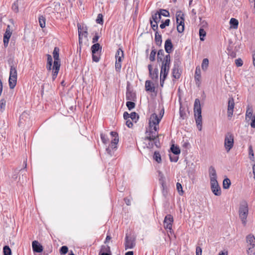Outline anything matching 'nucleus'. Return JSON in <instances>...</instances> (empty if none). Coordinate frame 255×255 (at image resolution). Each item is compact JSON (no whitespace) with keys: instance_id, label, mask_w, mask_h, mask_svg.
I'll return each mask as SVG.
<instances>
[{"instance_id":"obj_1","label":"nucleus","mask_w":255,"mask_h":255,"mask_svg":"<svg viewBox=\"0 0 255 255\" xmlns=\"http://www.w3.org/2000/svg\"><path fill=\"white\" fill-rule=\"evenodd\" d=\"M194 117L196 124L199 130H202V118L201 115V108L200 102L198 99H196L194 105Z\"/></svg>"},{"instance_id":"obj_2","label":"nucleus","mask_w":255,"mask_h":255,"mask_svg":"<svg viewBox=\"0 0 255 255\" xmlns=\"http://www.w3.org/2000/svg\"><path fill=\"white\" fill-rule=\"evenodd\" d=\"M59 49L57 47H55L54 49L53 52V55L54 58V62H53V73H52V79L53 80H54L57 77V76L58 75V73L59 72L60 67V63L59 61Z\"/></svg>"},{"instance_id":"obj_3","label":"nucleus","mask_w":255,"mask_h":255,"mask_svg":"<svg viewBox=\"0 0 255 255\" xmlns=\"http://www.w3.org/2000/svg\"><path fill=\"white\" fill-rule=\"evenodd\" d=\"M249 213V208L247 203L241 204L239 209V217L242 224L245 226L247 223V218Z\"/></svg>"},{"instance_id":"obj_4","label":"nucleus","mask_w":255,"mask_h":255,"mask_svg":"<svg viewBox=\"0 0 255 255\" xmlns=\"http://www.w3.org/2000/svg\"><path fill=\"white\" fill-rule=\"evenodd\" d=\"M161 62L162 65L160 70V75L161 77L162 75H164V77L165 78V76H167L169 71L171 63V56L170 54L165 55L163 60Z\"/></svg>"},{"instance_id":"obj_5","label":"nucleus","mask_w":255,"mask_h":255,"mask_svg":"<svg viewBox=\"0 0 255 255\" xmlns=\"http://www.w3.org/2000/svg\"><path fill=\"white\" fill-rule=\"evenodd\" d=\"M246 242L248 244L247 253L248 255H255V237L252 234H249L246 237Z\"/></svg>"},{"instance_id":"obj_6","label":"nucleus","mask_w":255,"mask_h":255,"mask_svg":"<svg viewBox=\"0 0 255 255\" xmlns=\"http://www.w3.org/2000/svg\"><path fill=\"white\" fill-rule=\"evenodd\" d=\"M177 30L179 33H182L184 30V14L180 10L176 13Z\"/></svg>"},{"instance_id":"obj_7","label":"nucleus","mask_w":255,"mask_h":255,"mask_svg":"<svg viewBox=\"0 0 255 255\" xmlns=\"http://www.w3.org/2000/svg\"><path fill=\"white\" fill-rule=\"evenodd\" d=\"M161 119V117L159 118L158 116L153 113L151 115L149 120V127L150 129H153L155 131H157V127L158 124Z\"/></svg>"},{"instance_id":"obj_8","label":"nucleus","mask_w":255,"mask_h":255,"mask_svg":"<svg viewBox=\"0 0 255 255\" xmlns=\"http://www.w3.org/2000/svg\"><path fill=\"white\" fill-rule=\"evenodd\" d=\"M159 183L161 186L162 193L166 198L168 195V188L166 185L165 178L161 171H158Z\"/></svg>"},{"instance_id":"obj_9","label":"nucleus","mask_w":255,"mask_h":255,"mask_svg":"<svg viewBox=\"0 0 255 255\" xmlns=\"http://www.w3.org/2000/svg\"><path fill=\"white\" fill-rule=\"evenodd\" d=\"M224 145L227 152H229L234 145V135L228 132L225 136Z\"/></svg>"},{"instance_id":"obj_10","label":"nucleus","mask_w":255,"mask_h":255,"mask_svg":"<svg viewBox=\"0 0 255 255\" xmlns=\"http://www.w3.org/2000/svg\"><path fill=\"white\" fill-rule=\"evenodd\" d=\"M8 63L10 66L9 77L17 78V73L16 70V63L15 62L13 58H9L8 60Z\"/></svg>"},{"instance_id":"obj_11","label":"nucleus","mask_w":255,"mask_h":255,"mask_svg":"<svg viewBox=\"0 0 255 255\" xmlns=\"http://www.w3.org/2000/svg\"><path fill=\"white\" fill-rule=\"evenodd\" d=\"M211 189L213 193L216 196L221 195V189L217 180L210 181Z\"/></svg>"},{"instance_id":"obj_12","label":"nucleus","mask_w":255,"mask_h":255,"mask_svg":"<svg viewBox=\"0 0 255 255\" xmlns=\"http://www.w3.org/2000/svg\"><path fill=\"white\" fill-rule=\"evenodd\" d=\"M173 222V217L171 215H167L164 220L163 226L165 229L169 230L170 232L172 230V223Z\"/></svg>"},{"instance_id":"obj_13","label":"nucleus","mask_w":255,"mask_h":255,"mask_svg":"<svg viewBox=\"0 0 255 255\" xmlns=\"http://www.w3.org/2000/svg\"><path fill=\"white\" fill-rule=\"evenodd\" d=\"M234 106H235V102H234V98L233 97L229 98L228 99V111H227L228 117L229 119H231L233 116Z\"/></svg>"},{"instance_id":"obj_14","label":"nucleus","mask_w":255,"mask_h":255,"mask_svg":"<svg viewBox=\"0 0 255 255\" xmlns=\"http://www.w3.org/2000/svg\"><path fill=\"white\" fill-rule=\"evenodd\" d=\"M135 245V240L131 237L128 236L127 234L125 238V249H132Z\"/></svg>"},{"instance_id":"obj_15","label":"nucleus","mask_w":255,"mask_h":255,"mask_svg":"<svg viewBox=\"0 0 255 255\" xmlns=\"http://www.w3.org/2000/svg\"><path fill=\"white\" fill-rule=\"evenodd\" d=\"M110 134L114 137V138L111 141L110 146L113 149H116V145L118 143L119 141L118 133L116 131H113L110 132Z\"/></svg>"},{"instance_id":"obj_16","label":"nucleus","mask_w":255,"mask_h":255,"mask_svg":"<svg viewBox=\"0 0 255 255\" xmlns=\"http://www.w3.org/2000/svg\"><path fill=\"white\" fill-rule=\"evenodd\" d=\"M148 69L149 70V75L151 78L156 81L158 80V70L157 68H155L153 70H152V67L151 64H149L148 65Z\"/></svg>"},{"instance_id":"obj_17","label":"nucleus","mask_w":255,"mask_h":255,"mask_svg":"<svg viewBox=\"0 0 255 255\" xmlns=\"http://www.w3.org/2000/svg\"><path fill=\"white\" fill-rule=\"evenodd\" d=\"M11 33L12 32L10 30V26L8 25L3 36V45L5 47H7L8 45Z\"/></svg>"},{"instance_id":"obj_18","label":"nucleus","mask_w":255,"mask_h":255,"mask_svg":"<svg viewBox=\"0 0 255 255\" xmlns=\"http://www.w3.org/2000/svg\"><path fill=\"white\" fill-rule=\"evenodd\" d=\"M126 99L128 101H135L136 99V94L133 92L128 86L127 87V92L126 95Z\"/></svg>"},{"instance_id":"obj_19","label":"nucleus","mask_w":255,"mask_h":255,"mask_svg":"<svg viewBox=\"0 0 255 255\" xmlns=\"http://www.w3.org/2000/svg\"><path fill=\"white\" fill-rule=\"evenodd\" d=\"M165 50L168 54H169L173 51V45L170 39H167L164 44Z\"/></svg>"},{"instance_id":"obj_20","label":"nucleus","mask_w":255,"mask_h":255,"mask_svg":"<svg viewBox=\"0 0 255 255\" xmlns=\"http://www.w3.org/2000/svg\"><path fill=\"white\" fill-rule=\"evenodd\" d=\"M32 249L34 252L40 253L43 251L42 246L37 241H34L32 243Z\"/></svg>"},{"instance_id":"obj_21","label":"nucleus","mask_w":255,"mask_h":255,"mask_svg":"<svg viewBox=\"0 0 255 255\" xmlns=\"http://www.w3.org/2000/svg\"><path fill=\"white\" fill-rule=\"evenodd\" d=\"M153 130L150 128L149 131H146V133H148V136L145 137V140L154 141L156 138L158 137V134L156 133V131H153Z\"/></svg>"},{"instance_id":"obj_22","label":"nucleus","mask_w":255,"mask_h":255,"mask_svg":"<svg viewBox=\"0 0 255 255\" xmlns=\"http://www.w3.org/2000/svg\"><path fill=\"white\" fill-rule=\"evenodd\" d=\"M201 70L200 67L199 66L196 67L194 79L196 82V84L199 86L200 84V80H201Z\"/></svg>"},{"instance_id":"obj_23","label":"nucleus","mask_w":255,"mask_h":255,"mask_svg":"<svg viewBox=\"0 0 255 255\" xmlns=\"http://www.w3.org/2000/svg\"><path fill=\"white\" fill-rule=\"evenodd\" d=\"M145 89L147 92L153 93L155 92V87L154 86L152 83L149 81L147 80L145 83Z\"/></svg>"},{"instance_id":"obj_24","label":"nucleus","mask_w":255,"mask_h":255,"mask_svg":"<svg viewBox=\"0 0 255 255\" xmlns=\"http://www.w3.org/2000/svg\"><path fill=\"white\" fill-rule=\"evenodd\" d=\"M209 172L210 181L217 180L216 171L213 166H211L209 167Z\"/></svg>"},{"instance_id":"obj_25","label":"nucleus","mask_w":255,"mask_h":255,"mask_svg":"<svg viewBox=\"0 0 255 255\" xmlns=\"http://www.w3.org/2000/svg\"><path fill=\"white\" fill-rule=\"evenodd\" d=\"M77 27L78 29L79 41V43H80L81 42H82V35H84L85 37H87L88 35L87 28L86 27L85 30H84L83 32H82L81 25L79 23H78Z\"/></svg>"},{"instance_id":"obj_26","label":"nucleus","mask_w":255,"mask_h":255,"mask_svg":"<svg viewBox=\"0 0 255 255\" xmlns=\"http://www.w3.org/2000/svg\"><path fill=\"white\" fill-rule=\"evenodd\" d=\"M172 76L175 79H179L180 77V74L179 72V69L178 66L174 64V67L172 69Z\"/></svg>"},{"instance_id":"obj_27","label":"nucleus","mask_w":255,"mask_h":255,"mask_svg":"<svg viewBox=\"0 0 255 255\" xmlns=\"http://www.w3.org/2000/svg\"><path fill=\"white\" fill-rule=\"evenodd\" d=\"M17 82V78H13L9 77L8 79V84L9 86V88L11 89H13L16 85Z\"/></svg>"},{"instance_id":"obj_28","label":"nucleus","mask_w":255,"mask_h":255,"mask_svg":"<svg viewBox=\"0 0 255 255\" xmlns=\"http://www.w3.org/2000/svg\"><path fill=\"white\" fill-rule=\"evenodd\" d=\"M161 18V14L159 11H157L154 14L152 15V20L155 23H158Z\"/></svg>"},{"instance_id":"obj_29","label":"nucleus","mask_w":255,"mask_h":255,"mask_svg":"<svg viewBox=\"0 0 255 255\" xmlns=\"http://www.w3.org/2000/svg\"><path fill=\"white\" fill-rule=\"evenodd\" d=\"M102 48V46L100 45L99 43H94L91 46L92 53H96V52H98L99 50L101 51Z\"/></svg>"},{"instance_id":"obj_30","label":"nucleus","mask_w":255,"mask_h":255,"mask_svg":"<svg viewBox=\"0 0 255 255\" xmlns=\"http://www.w3.org/2000/svg\"><path fill=\"white\" fill-rule=\"evenodd\" d=\"M155 41L157 45L161 46L162 44L161 35L159 34L158 32L155 33Z\"/></svg>"},{"instance_id":"obj_31","label":"nucleus","mask_w":255,"mask_h":255,"mask_svg":"<svg viewBox=\"0 0 255 255\" xmlns=\"http://www.w3.org/2000/svg\"><path fill=\"white\" fill-rule=\"evenodd\" d=\"M124 51L122 50L121 48H119L116 53V60H122V58L124 57Z\"/></svg>"},{"instance_id":"obj_32","label":"nucleus","mask_w":255,"mask_h":255,"mask_svg":"<svg viewBox=\"0 0 255 255\" xmlns=\"http://www.w3.org/2000/svg\"><path fill=\"white\" fill-rule=\"evenodd\" d=\"M230 24L231 27L237 29L238 26L239 22L236 18H232L230 20Z\"/></svg>"},{"instance_id":"obj_33","label":"nucleus","mask_w":255,"mask_h":255,"mask_svg":"<svg viewBox=\"0 0 255 255\" xmlns=\"http://www.w3.org/2000/svg\"><path fill=\"white\" fill-rule=\"evenodd\" d=\"M170 150L175 155H178L180 153L179 147L177 146H175L174 144L171 145Z\"/></svg>"},{"instance_id":"obj_34","label":"nucleus","mask_w":255,"mask_h":255,"mask_svg":"<svg viewBox=\"0 0 255 255\" xmlns=\"http://www.w3.org/2000/svg\"><path fill=\"white\" fill-rule=\"evenodd\" d=\"M253 116L254 115H253L252 108L248 107L247 109V111H246V120H247V119L250 120V119H251L252 118H253Z\"/></svg>"},{"instance_id":"obj_35","label":"nucleus","mask_w":255,"mask_h":255,"mask_svg":"<svg viewBox=\"0 0 255 255\" xmlns=\"http://www.w3.org/2000/svg\"><path fill=\"white\" fill-rule=\"evenodd\" d=\"M209 66V60L207 58L203 59L201 64V67L203 71H206Z\"/></svg>"},{"instance_id":"obj_36","label":"nucleus","mask_w":255,"mask_h":255,"mask_svg":"<svg viewBox=\"0 0 255 255\" xmlns=\"http://www.w3.org/2000/svg\"><path fill=\"white\" fill-rule=\"evenodd\" d=\"M231 184V181L229 178H226L224 179L223 182V188L225 189H229L230 187Z\"/></svg>"},{"instance_id":"obj_37","label":"nucleus","mask_w":255,"mask_h":255,"mask_svg":"<svg viewBox=\"0 0 255 255\" xmlns=\"http://www.w3.org/2000/svg\"><path fill=\"white\" fill-rule=\"evenodd\" d=\"M153 158L158 163L161 162V156L158 151H156L154 152Z\"/></svg>"},{"instance_id":"obj_38","label":"nucleus","mask_w":255,"mask_h":255,"mask_svg":"<svg viewBox=\"0 0 255 255\" xmlns=\"http://www.w3.org/2000/svg\"><path fill=\"white\" fill-rule=\"evenodd\" d=\"M100 253H106L107 254H112L110 247L109 246H102Z\"/></svg>"},{"instance_id":"obj_39","label":"nucleus","mask_w":255,"mask_h":255,"mask_svg":"<svg viewBox=\"0 0 255 255\" xmlns=\"http://www.w3.org/2000/svg\"><path fill=\"white\" fill-rule=\"evenodd\" d=\"M39 25L41 27L44 28L45 26V18L44 16L41 15L38 18Z\"/></svg>"},{"instance_id":"obj_40","label":"nucleus","mask_w":255,"mask_h":255,"mask_svg":"<svg viewBox=\"0 0 255 255\" xmlns=\"http://www.w3.org/2000/svg\"><path fill=\"white\" fill-rule=\"evenodd\" d=\"M164 52L163 49H160L158 50L157 52V61H162L163 59L162 58V57L164 56Z\"/></svg>"},{"instance_id":"obj_41","label":"nucleus","mask_w":255,"mask_h":255,"mask_svg":"<svg viewBox=\"0 0 255 255\" xmlns=\"http://www.w3.org/2000/svg\"><path fill=\"white\" fill-rule=\"evenodd\" d=\"M4 255H11V251L8 246H4L3 248Z\"/></svg>"},{"instance_id":"obj_42","label":"nucleus","mask_w":255,"mask_h":255,"mask_svg":"<svg viewBox=\"0 0 255 255\" xmlns=\"http://www.w3.org/2000/svg\"><path fill=\"white\" fill-rule=\"evenodd\" d=\"M156 51L154 47H152V50L149 55V60L151 61H154L155 60V55Z\"/></svg>"},{"instance_id":"obj_43","label":"nucleus","mask_w":255,"mask_h":255,"mask_svg":"<svg viewBox=\"0 0 255 255\" xmlns=\"http://www.w3.org/2000/svg\"><path fill=\"white\" fill-rule=\"evenodd\" d=\"M228 51V55L232 57V58H235L236 57V52L235 51H233L230 47H228L227 48Z\"/></svg>"},{"instance_id":"obj_44","label":"nucleus","mask_w":255,"mask_h":255,"mask_svg":"<svg viewBox=\"0 0 255 255\" xmlns=\"http://www.w3.org/2000/svg\"><path fill=\"white\" fill-rule=\"evenodd\" d=\"M199 36H200V40L204 41V37L206 35V31L204 30V29L203 28H200L199 29Z\"/></svg>"},{"instance_id":"obj_45","label":"nucleus","mask_w":255,"mask_h":255,"mask_svg":"<svg viewBox=\"0 0 255 255\" xmlns=\"http://www.w3.org/2000/svg\"><path fill=\"white\" fill-rule=\"evenodd\" d=\"M158 11L159 14H161V16L163 15L165 17H169L170 16L169 11L166 9H160Z\"/></svg>"},{"instance_id":"obj_46","label":"nucleus","mask_w":255,"mask_h":255,"mask_svg":"<svg viewBox=\"0 0 255 255\" xmlns=\"http://www.w3.org/2000/svg\"><path fill=\"white\" fill-rule=\"evenodd\" d=\"M126 106L129 110H131L135 108V104L131 101H129L126 103Z\"/></svg>"},{"instance_id":"obj_47","label":"nucleus","mask_w":255,"mask_h":255,"mask_svg":"<svg viewBox=\"0 0 255 255\" xmlns=\"http://www.w3.org/2000/svg\"><path fill=\"white\" fill-rule=\"evenodd\" d=\"M153 21L151 20V19H150V23L151 25V27L153 30L155 31V32H158V23H153Z\"/></svg>"},{"instance_id":"obj_48","label":"nucleus","mask_w":255,"mask_h":255,"mask_svg":"<svg viewBox=\"0 0 255 255\" xmlns=\"http://www.w3.org/2000/svg\"><path fill=\"white\" fill-rule=\"evenodd\" d=\"M122 60H116V61L115 63V69L117 72L120 71L121 70V65H122V64H121Z\"/></svg>"},{"instance_id":"obj_49","label":"nucleus","mask_w":255,"mask_h":255,"mask_svg":"<svg viewBox=\"0 0 255 255\" xmlns=\"http://www.w3.org/2000/svg\"><path fill=\"white\" fill-rule=\"evenodd\" d=\"M100 58V54L98 52H96V53H92V59L93 61L98 62L99 61Z\"/></svg>"},{"instance_id":"obj_50","label":"nucleus","mask_w":255,"mask_h":255,"mask_svg":"<svg viewBox=\"0 0 255 255\" xmlns=\"http://www.w3.org/2000/svg\"><path fill=\"white\" fill-rule=\"evenodd\" d=\"M68 252V248L66 246H63L60 249V253L61 255H65Z\"/></svg>"},{"instance_id":"obj_51","label":"nucleus","mask_w":255,"mask_h":255,"mask_svg":"<svg viewBox=\"0 0 255 255\" xmlns=\"http://www.w3.org/2000/svg\"><path fill=\"white\" fill-rule=\"evenodd\" d=\"M170 22V20L169 19H166L164 22L160 24V27L161 29L164 28L166 26H169Z\"/></svg>"},{"instance_id":"obj_52","label":"nucleus","mask_w":255,"mask_h":255,"mask_svg":"<svg viewBox=\"0 0 255 255\" xmlns=\"http://www.w3.org/2000/svg\"><path fill=\"white\" fill-rule=\"evenodd\" d=\"M96 22L99 24H103V16L102 14L99 13L98 14L97 18L96 19Z\"/></svg>"},{"instance_id":"obj_53","label":"nucleus","mask_w":255,"mask_h":255,"mask_svg":"<svg viewBox=\"0 0 255 255\" xmlns=\"http://www.w3.org/2000/svg\"><path fill=\"white\" fill-rule=\"evenodd\" d=\"M5 105L6 101L4 99H1L0 101V108L2 112L5 109Z\"/></svg>"},{"instance_id":"obj_54","label":"nucleus","mask_w":255,"mask_h":255,"mask_svg":"<svg viewBox=\"0 0 255 255\" xmlns=\"http://www.w3.org/2000/svg\"><path fill=\"white\" fill-rule=\"evenodd\" d=\"M176 189H177V191H178L180 195H182L183 194V191L182 190V185L179 182H177L176 183Z\"/></svg>"},{"instance_id":"obj_55","label":"nucleus","mask_w":255,"mask_h":255,"mask_svg":"<svg viewBox=\"0 0 255 255\" xmlns=\"http://www.w3.org/2000/svg\"><path fill=\"white\" fill-rule=\"evenodd\" d=\"M12 9L15 12H17L18 11V5L17 3V1L14 2L12 5Z\"/></svg>"},{"instance_id":"obj_56","label":"nucleus","mask_w":255,"mask_h":255,"mask_svg":"<svg viewBox=\"0 0 255 255\" xmlns=\"http://www.w3.org/2000/svg\"><path fill=\"white\" fill-rule=\"evenodd\" d=\"M101 138L102 142L104 144H106L108 143V138H107V136L105 134H103V133L101 134Z\"/></svg>"},{"instance_id":"obj_57","label":"nucleus","mask_w":255,"mask_h":255,"mask_svg":"<svg viewBox=\"0 0 255 255\" xmlns=\"http://www.w3.org/2000/svg\"><path fill=\"white\" fill-rule=\"evenodd\" d=\"M249 154L250 156V159L253 160L254 158V151L253 150V148L251 145L250 146V147H249Z\"/></svg>"},{"instance_id":"obj_58","label":"nucleus","mask_w":255,"mask_h":255,"mask_svg":"<svg viewBox=\"0 0 255 255\" xmlns=\"http://www.w3.org/2000/svg\"><path fill=\"white\" fill-rule=\"evenodd\" d=\"M177 155H172L171 154L169 155L170 160L171 162H176L178 160V156Z\"/></svg>"},{"instance_id":"obj_59","label":"nucleus","mask_w":255,"mask_h":255,"mask_svg":"<svg viewBox=\"0 0 255 255\" xmlns=\"http://www.w3.org/2000/svg\"><path fill=\"white\" fill-rule=\"evenodd\" d=\"M129 116H130V118H131V119L132 121L136 120V118H137V119H138L139 118L138 115L135 112L131 113V114H129Z\"/></svg>"},{"instance_id":"obj_60","label":"nucleus","mask_w":255,"mask_h":255,"mask_svg":"<svg viewBox=\"0 0 255 255\" xmlns=\"http://www.w3.org/2000/svg\"><path fill=\"white\" fill-rule=\"evenodd\" d=\"M235 63L237 67H241L243 64V62L241 58H238L235 60Z\"/></svg>"},{"instance_id":"obj_61","label":"nucleus","mask_w":255,"mask_h":255,"mask_svg":"<svg viewBox=\"0 0 255 255\" xmlns=\"http://www.w3.org/2000/svg\"><path fill=\"white\" fill-rule=\"evenodd\" d=\"M47 65H52L53 60L52 56L49 54H47Z\"/></svg>"},{"instance_id":"obj_62","label":"nucleus","mask_w":255,"mask_h":255,"mask_svg":"<svg viewBox=\"0 0 255 255\" xmlns=\"http://www.w3.org/2000/svg\"><path fill=\"white\" fill-rule=\"evenodd\" d=\"M100 36L98 35L97 33H95V36L92 39V43H97L96 42L98 41V40L99 39Z\"/></svg>"},{"instance_id":"obj_63","label":"nucleus","mask_w":255,"mask_h":255,"mask_svg":"<svg viewBox=\"0 0 255 255\" xmlns=\"http://www.w3.org/2000/svg\"><path fill=\"white\" fill-rule=\"evenodd\" d=\"M202 250L200 247H197L196 249V255H202Z\"/></svg>"},{"instance_id":"obj_64","label":"nucleus","mask_w":255,"mask_h":255,"mask_svg":"<svg viewBox=\"0 0 255 255\" xmlns=\"http://www.w3.org/2000/svg\"><path fill=\"white\" fill-rule=\"evenodd\" d=\"M251 120H252L251 127L253 128H255V115H254L253 118H252Z\"/></svg>"}]
</instances>
